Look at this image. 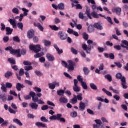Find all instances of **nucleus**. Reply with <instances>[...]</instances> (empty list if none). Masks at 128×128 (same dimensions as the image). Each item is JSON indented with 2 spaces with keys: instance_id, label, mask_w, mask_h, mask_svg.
Returning <instances> with one entry per match:
<instances>
[{
  "instance_id": "f257e3e1",
  "label": "nucleus",
  "mask_w": 128,
  "mask_h": 128,
  "mask_svg": "<svg viewBox=\"0 0 128 128\" xmlns=\"http://www.w3.org/2000/svg\"><path fill=\"white\" fill-rule=\"evenodd\" d=\"M5 50L6 51L10 50L12 54H13L14 56H16L17 58H20V56H22H22H24L25 54H26V50L24 49L22 50H16L12 48V47L9 46L6 48Z\"/></svg>"
},
{
  "instance_id": "f03ea898",
  "label": "nucleus",
  "mask_w": 128,
  "mask_h": 128,
  "mask_svg": "<svg viewBox=\"0 0 128 128\" xmlns=\"http://www.w3.org/2000/svg\"><path fill=\"white\" fill-rule=\"evenodd\" d=\"M30 50H32L36 54L34 56L35 58H42V56H44V53L42 52L40 53H38L42 50V48L40 47V45H30Z\"/></svg>"
},
{
  "instance_id": "7ed1b4c3",
  "label": "nucleus",
  "mask_w": 128,
  "mask_h": 128,
  "mask_svg": "<svg viewBox=\"0 0 128 128\" xmlns=\"http://www.w3.org/2000/svg\"><path fill=\"white\" fill-rule=\"evenodd\" d=\"M88 44H89L88 46L87 44H83L82 45V48L85 52H86V54H90V52H92V49L94 48V46H92V44H94V41L92 40H88Z\"/></svg>"
},
{
  "instance_id": "20e7f679",
  "label": "nucleus",
  "mask_w": 128,
  "mask_h": 128,
  "mask_svg": "<svg viewBox=\"0 0 128 128\" xmlns=\"http://www.w3.org/2000/svg\"><path fill=\"white\" fill-rule=\"evenodd\" d=\"M116 78L118 80H120L122 82V84L123 86L124 90H126L128 88V86H126V78L122 77V74L118 73L116 75Z\"/></svg>"
},
{
  "instance_id": "39448f33",
  "label": "nucleus",
  "mask_w": 128,
  "mask_h": 128,
  "mask_svg": "<svg viewBox=\"0 0 128 128\" xmlns=\"http://www.w3.org/2000/svg\"><path fill=\"white\" fill-rule=\"evenodd\" d=\"M68 63L69 64V66H68V63L64 61H62V65L65 68H68L69 70H74V66H76V63L72 60H68Z\"/></svg>"
},
{
  "instance_id": "423d86ee",
  "label": "nucleus",
  "mask_w": 128,
  "mask_h": 128,
  "mask_svg": "<svg viewBox=\"0 0 128 128\" xmlns=\"http://www.w3.org/2000/svg\"><path fill=\"white\" fill-rule=\"evenodd\" d=\"M30 96L32 97L33 102H38V104H44V102L42 101V100H39L38 98L36 97V94L34 92H30Z\"/></svg>"
},
{
  "instance_id": "0eeeda50",
  "label": "nucleus",
  "mask_w": 128,
  "mask_h": 128,
  "mask_svg": "<svg viewBox=\"0 0 128 128\" xmlns=\"http://www.w3.org/2000/svg\"><path fill=\"white\" fill-rule=\"evenodd\" d=\"M22 12H24V14H20V22H22L24 18V16H28V12H30V10L26 8H22Z\"/></svg>"
},
{
  "instance_id": "6e6552de",
  "label": "nucleus",
  "mask_w": 128,
  "mask_h": 128,
  "mask_svg": "<svg viewBox=\"0 0 128 128\" xmlns=\"http://www.w3.org/2000/svg\"><path fill=\"white\" fill-rule=\"evenodd\" d=\"M74 86L73 87V90L76 92H80V88L78 87V81L76 79L74 80Z\"/></svg>"
},
{
  "instance_id": "1a4fd4ad",
  "label": "nucleus",
  "mask_w": 128,
  "mask_h": 128,
  "mask_svg": "<svg viewBox=\"0 0 128 128\" xmlns=\"http://www.w3.org/2000/svg\"><path fill=\"white\" fill-rule=\"evenodd\" d=\"M58 36L62 40H66L68 38V34L63 32H60Z\"/></svg>"
},
{
  "instance_id": "9d476101",
  "label": "nucleus",
  "mask_w": 128,
  "mask_h": 128,
  "mask_svg": "<svg viewBox=\"0 0 128 128\" xmlns=\"http://www.w3.org/2000/svg\"><path fill=\"white\" fill-rule=\"evenodd\" d=\"M58 86H60V83L58 82H54L52 84H49V88L50 90H54L56 87L58 88Z\"/></svg>"
},
{
  "instance_id": "9b49d317",
  "label": "nucleus",
  "mask_w": 128,
  "mask_h": 128,
  "mask_svg": "<svg viewBox=\"0 0 128 128\" xmlns=\"http://www.w3.org/2000/svg\"><path fill=\"white\" fill-rule=\"evenodd\" d=\"M56 118L57 120L60 122H66V119L62 118V114H58L56 116Z\"/></svg>"
},
{
  "instance_id": "f8f14e48",
  "label": "nucleus",
  "mask_w": 128,
  "mask_h": 128,
  "mask_svg": "<svg viewBox=\"0 0 128 128\" xmlns=\"http://www.w3.org/2000/svg\"><path fill=\"white\" fill-rule=\"evenodd\" d=\"M28 38L31 39L34 36V30H30L28 32Z\"/></svg>"
},
{
  "instance_id": "ddd939ff",
  "label": "nucleus",
  "mask_w": 128,
  "mask_h": 128,
  "mask_svg": "<svg viewBox=\"0 0 128 128\" xmlns=\"http://www.w3.org/2000/svg\"><path fill=\"white\" fill-rule=\"evenodd\" d=\"M34 26H36V28H38V30H40V32H44V27L40 23H34Z\"/></svg>"
},
{
  "instance_id": "4468645a",
  "label": "nucleus",
  "mask_w": 128,
  "mask_h": 128,
  "mask_svg": "<svg viewBox=\"0 0 128 128\" xmlns=\"http://www.w3.org/2000/svg\"><path fill=\"white\" fill-rule=\"evenodd\" d=\"M60 102L61 104H68V100L64 96H62L60 99Z\"/></svg>"
},
{
  "instance_id": "2eb2a0df",
  "label": "nucleus",
  "mask_w": 128,
  "mask_h": 128,
  "mask_svg": "<svg viewBox=\"0 0 128 128\" xmlns=\"http://www.w3.org/2000/svg\"><path fill=\"white\" fill-rule=\"evenodd\" d=\"M46 58L49 62H54V60H55L54 56L50 54H46Z\"/></svg>"
},
{
  "instance_id": "dca6fc26",
  "label": "nucleus",
  "mask_w": 128,
  "mask_h": 128,
  "mask_svg": "<svg viewBox=\"0 0 128 128\" xmlns=\"http://www.w3.org/2000/svg\"><path fill=\"white\" fill-rule=\"evenodd\" d=\"M30 106L32 110H36L38 108V105L36 102H32L30 104Z\"/></svg>"
},
{
  "instance_id": "f3484780",
  "label": "nucleus",
  "mask_w": 128,
  "mask_h": 128,
  "mask_svg": "<svg viewBox=\"0 0 128 128\" xmlns=\"http://www.w3.org/2000/svg\"><path fill=\"white\" fill-rule=\"evenodd\" d=\"M100 16H102V14H98L96 12H94L91 14V16H92L94 18H100Z\"/></svg>"
},
{
  "instance_id": "a211bd4d",
  "label": "nucleus",
  "mask_w": 128,
  "mask_h": 128,
  "mask_svg": "<svg viewBox=\"0 0 128 128\" xmlns=\"http://www.w3.org/2000/svg\"><path fill=\"white\" fill-rule=\"evenodd\" d=\"M86 14L90 20H92V14H90V9L88 7H87V9H86Z\"/></svg>"
},
{
  "instance_id": "6ab92c4d",
  "label": "nucleus",
  "mask_w": 128,
  "mask_h": 128,
  "mask_svg": "<svg viewBox=\"0 0 128 128\" xmlns=\"http://www.w3.org/2000/svg\"><path fill=\"white\" fill-rule=\"evenodd\" d=\"M54 48H56V50H57L58 52V54H64V50H60L58 46V45L56 44L54 45Z\"/></svg>"
},
{
  "instance_id": "aec40b11",
  "label": "nucleus",
  "mask_w": 128,
  "mask_h": 128,
  "mask_svg": "<svg viewBox=\"0 0 128 128\" xmlns=\"http://www.w3.org/2000/svg\"><path fill=\"white\" fill-rule=\"evenodd\" d=\"M8 22H10L11 26H12L14 28H16V20L12 19H10Z\"/></svg>"
},
{
  "instance_id": "412c9836",
  "label": "nucleus",
  "mask_w": 128,
  "mask_h": 128,
  "mask_svg": "<svg viewBox=\"0 0 128 128\" xmlns=\"http://www.w3.org/2000/svg\"><path fill=\"white\" fill-rule=\"evenodd\" d=\"M100 16L101 18H105V20H107L108 22H110V24H113L112 20V18H110V17H106V16H102V15H100Z\"/></svg>"
},
{
  "instance_id": "4be33fe9",
  "label": "nucleus",
  "mask_w": 128,
  "mask_h": 128,
  "mask_svg": "<svg viewBox=\"0 0 128 128\" xmlns=\"http://www.w3.org/2000/svg\"><path fill=\"white\" fill-rule=\"evenodd\" d=\"M94 26L95 28H97V30H102L103 28L102 26V25L98 23L95 24Z\"/></svg>"
},
{
  "instance_id": "5701e85b",
  "label": "nucleus",
  "mask_w": 128,
  "mask_h": 128,
  "mask_svg": "<svg viewBox=\"0 0 128 128\" xmlns=\"http://www.w3.org/2000/svg\"><path fill=\"white\" fill-rule=\"evenodd\" d=\"M74 98H72L70 102L72 104H76L78 103V98H76V96L74 95Z\"/></svg>"
},
{
  "instance_id": "b1692460",
  "label": "nucleus",
  "mask_w": 128,
  "mask_h": 128,
  "mask_svg": "<svg viewBox=\"0 0 128 128\" xmlns=\"http://www.w3.org/2000/svg\"><path fill=\"white\" fill-rule=\"evenodd\" d=\"M36 126H38V128H46V126L44 124L40 122H36Z\"/></svg>"
},
{
  "instance_id": "393cba45",
  "label": "nucleus",
  "mask_w": 128,
  "mask_h": 128,
  "mask_svg": "<svg viewBox=\"0 0 128 128\" xmlns=\"http://www.w3.org/2000/svg\"><path fill=\"white\" fill-rule=\"evenodd\" d=\"M13 122L15 124H18V126H22V122H20L18 119L15 118L13 120Z\"/></svg>"
},
{
  "instance_id": "a878e982",
  "label": "nucleus",
  "mask_w": 128,
  "mask_h": 128,
  "mask_svg": "<svg viewBox=\"0 0 128 128\" xmlns=\"http://www.w3.org/2000/svg\"><path fill=\"white\" fill-rule=\"evenodd\" d=\"M80 110L84 112V110H86V104L82 102H81L80 105Z\"/></svg>"
},
{
  "instance_id": "bb28decb",
  "label": "nucleus",
  "mask_w": 128,
  "mask_h": 128,
  "mask_svg": "<svg viewBox=\"0 0 128 128\" xmlns=\"http://www.w3.org/2000/svg\"><path fill=\"white\" fill-rule=\"evenodd\" d=\"M116 12L118 16H120L122 14V8H115Z\"/></svg>"
},
{
  "instance_id": "cd10ccee",
  "label": "nucleus",
  "mask_w": 128,
  "mask_h": 128,
  "mask_svg": "<svg viewBox=\"0 0 128 128\" xmlns=\"http://www.w3.org/2000/svg\"><path fill=\"white\" fill-rule=\"evenodd\" d=\"M79 18L81 20H86V21L88 20V18L86 17H84V14H82V12H80Z\"/></svg>"
},
{
  "instance_id": "c85d7f7f",
  "label": "nucleus",
  "mask_w": 128,
  "mask_h": 128,
  "mask_svg": "<svg viewBox=\"0 0 128 128\" xmlns=\"http://www.w3.org/2000/svg\"><path fill=\"white\" fill-rule=\"evenodd\" d=\"M24 88V85L20 84L18 83L16 85V89L18 92H20L22 90V88Z\"/></svg>"
},
{
  "instance_id": "c756f323",
  "label": "nucleus",
  "mask_w": 128,
  "mask_h": 128,
  "mask_svg": "<svg viewBox=\"0 0 128 128\" xmlns=\"http://www.w3.org/2000/svg\"><path fill=\"white\" fill-rule=\"evenodd\" d=\"M102 92H104L106 94H107V96H112V92L108 91L104 88L102 89Z\"/></svg>"
},
{
  "instance_id": "7c9ffc66",
  "label": "nucleus",
  "mask_w": 128,
  "mask_h": 128,
  "mask_svg": "<svg viewBox=\"0 0 128 128\" xmlns=\"http://www.w3.org/2000/svg\"><path fill=\"white\" fill-rule=\"evenodd\" d=\"M6 31L7 32L6 34H12V32H14V30L10 28H6Z\"/></svg>"
},
{
  "instance_id": "2f4dec72",
  "label": "nucleus",
  "mask_w": 128,
  "mask_h": 128,
  "mask_svg": "<svg viewBox=\"0 0 128 128\" xmlns=\"http://www.w3.org/2000/svg\"><path fill=\"white\" fill-rule=\"evenodd\" d=\"M12 12L15 14H19L20 10L18 8H14L12 10Z\"/></svg>"
},
{
  "instance_id": "473e14b6",
  "label": "nucleus",
  "mask_w": 128,
  "mask_h": 128,
  "mask_svg": "<svg viewBox=\"0 0 128 128\" xmlns=\"http://www.w3.org/2000/svg\"><path fill=\"white\" fill-rule=\"evenodd\" d=\"M58 8L60 10H64V3H60L58 5Z\"/></svg>"
},
{
  "instance_id": "72a5a7b5",
  "label": "nucleus",
  "mask_w": 128,
  "mask_h": 128,
  "mask_svg": "<svg viewBox=\"0 0 128 128\" xmlns=\"http://www.w3.org/2000/svg\"><path fill=\"white\" fill-rule=\"evenodd\" d=\"M49 27L51 28L52 30H55V32H58L60 28L56 26H49Z\"/></svg>"
},
{
  "instance_id": "f704fd0d",
  "label": "nucleus",
  "mask_w": 128,
  "mask_h": 128,
  "mask_svg": "<svg viewBox=\"0 0 128 128\" xmlns=\"http://www.w3.org/2000/svg\"><path fill=\"white\" fill-rule=\"evenodd\" d=\"M90 87L92 90H98V86L94 83H92L90 84Z\"/></svg>"
},
{
  "instance_id": "c9c22d12",
  "label": "nucleus",
  "mask_w": 128,
  "mask_h": 128,
  "mask_svg": "<svg viewBox=\"0 0 128 128\" xmlns=\"http://www.w3.org/2000/svg\"><path fill=\"white\" fill-rule=\"evenodd\" d=\"M6 86L4 84H2V90L3 92H7L8 90L6 89Z\"/></svg>"
},
{
  "instance_id": "e433bc0d",
  "label": "nucleus",
  "mask_w": 128,
  "mask_h": 128,
  "mask_svg": "<svg viewBox=\"0 0 128 128\" xmlns=\"http://www.w3.org/2000/svg\"><path fill=\"white\" fill-rule=\"evenodd\" d=\"M0 98L2 100V102H6V94L0 95Z\"/></svg>"
},
{
  "instance_id": "4c0bfd02",
  "label": "nucleus",
  "mask_w": 128,
  "mask_h": 128,
  "mask_svg": "<svg viewBox=\"0 0 128 128\" xmlns=\"http://www.w3.org/2000/svg\"><path fill=\"white\" fill-rule=\"evenodd\" d=\"M70 2H72V8H74V6H76V5L74 4H78V2L76 0H70Z\"/></svg>"
},
{
  "instance_id": "58836bf2",
  "label": "nucleus",
  "mask_w": 128,
  "mask_h": 128,
  "mask_svg": "<svg viewBox=\"0 0 128 128\" xmlns=\"http://www.w3.org/2000/svg\"><path fill=\"white\" fill-rule=\"evenodd\" d=\"M105 78H106V80H108V82H112V76L110 74L106 75L105 76Z\"/></svg>"
},
{
  "instance_id": "ea45409f",
  "label": "nucleus",
  "mask_w": 128,
  "mask_h": 128,
  "mask_svg": "<svg viewBox=\"0 0 128 128\" xmlns=\"http://www.w3.org/2000/svg\"><path fill=\"white\" fill-rule=\"evenodd\" d=\"M44 43L46 46H50L52 44V42L48 40H44Z\"/></svg>"
},
{
  "instance_id": "a19ab883",
  "label": "nucleus",
  "mask_w": 128,
  "mask_h": 128,
  "mask_svg": "<svg viewBox=\"0 0 128 128\" xmlns=\"http://www.w3.org/2000/svg\"><path fill=\"white\" fill-rule=\"evenodd\" d=\"M81 85L84 90H88V85L86 84V82H83L81 83Z\"/></svg>"
},
{
  "instance_id": "79ce46f5",
  "label": "nucleus",
  "mask_w": 128,
  "mask_h": 128,
  "mask_svg": "<svg viewBox=\"0 0 128 128\" xmlns=\"http://www.w3.org/2000/svg\"><path fill=\"white\" fill-rule=\"evenodd\" d=\"M8 62L12 64H16V60L14 58H10L8 59Z\"/></svg>"
},
{
  "instance_id": "37998d69",
  "label": "nucleus",
  "mask_w": 128,
  "mask_h": 128,
  "mask_svg": "<svg viewBox=\"0 0 128 128\" xmlns=\"http://www.w3.org/2000/svg\"><path fill=\"white\" fill-rule=\"evenodd\" d=\"M96 124H98V126H102V120H95Z\"/></svg>"
},
{
  "instance_id": "c03bdc74",
  "label": "nucleus",
  "mask_w": 128,
  "mask_h": 128,
  "mask_svg": "<svg viewBox=\"0 0 128 128\" xmlns=\"http://www.w3.org/2000/svg\"><path fill=\"white\" fill-rule=\"evenodd\" d=\"M84 72L86 76H88V74H90V70H88V68H84Z\"/></svg>"
},
{
  "instance_id": "a18cd8bd",
  "label": "nucleus",
  "mask_w": 128,
  "mask_h": 128,
  "mask_svg": "<svg viewBox=\"0 0 128 128\" xmlns=\"http://www.w3.org/2000/svg\"><path fill=\"white\" fill-rule=\"evenodd\" d=\"M58 96H64V90H60L58 91Z\"/></svg>"
},
{
  "instance_id": "49530a36",
  "label": "nucleus",
  "mask_w": 128,
  "mask_h": 128,
  "mask_svg": "<svg viewBox=\"0 0 128 128\" xmlns=\"http://www.w3.org/2000/svg\"><path fill=\"white\" fill-rule=\"evenodd\" d=\"M18 28H20V30H22V28H24V24L22 22H19L18 24Z\"/></svg>"
},
{
  "instance_id": "de8ad7c7",
  "label": "nucleus",
  "mask_w": 128,
  "mask_h": 128,
  "mask_svg": "<svg viewBox=\"0 0 128 128\" xmlns=\"http://www.w3.org/2000/svg\"><path fill=\"white\" fill-rule=\"evenodd\" d=\"M12 76V72H8L5 74V76L6 78H8L10 76Z\"/></svg>"
},
{
  "instance_id": "09e8293b",
  "label": "nucleus",
  "mask_w": 128,
  "mask_h": 128,
  "mask_svg": "<svg viewBox=\"0 0 128 128\" xmlns=\"http://www.w3.org/2000/svg\"><path fill=\"white\" fill-rule=\"evenodd\" d=\"M32 66H27L24 68V69L26 70V72H29V70H32Z\"/></svg>"
},
{
  "instance_id": "8fccbe9b",
  "label": "nucleus",
  "mask_w": 128,
  "mask_h": 128,
  "mask_svg": "<svg viewBox=\"0 0 128 128\" xmlns=\"http://www.w3.org/2000/svg\"><path fill=\"white\" fill-rule=\"evenodd\" d=\"M71 52L74 54L76 55L78 54V50H76V49H74V48H71Z\"/></svg>"
},
{
  "instance_id": "3c124183",
  "label": "nucleus",
  "mask_w": 128,
  "mask_h": 128,
  "mask_svg": "<svg viewBox=\"0 0 128 128\" xmlns=\"http://www.w3.org/2000/svg\"><path fill=\"white\" fill-rule=\"evenodd\" d=\"M34 90L36 92H42V89L40 88H38V87H35Z\"/></svg>"
},
{
  "instance_id": "603ef678",
  "label": "nucleus",
  "mask_w": 128,
  "mask_h": 128,
  "mask_svg": "<svg viewBox=\"0 0 128 128\" xmlns=\"http://www.w3.org/2000/svg\"><path fill=\"white\" fill-rule=\"evenodd\" d=\"M83 38L84 40H88V34L86 33H84Z\"/></svg>"
},
{
  "instance_id": "864d4df0",
  "label": "nucleus",
  "mask_w": 128,
  "mask_h": 128,
  "mask_svg": "<svg viewBox=\"0 0 128 128\" xmlns=\"http://www.w3.org/2000/svg\"><path fill=\"white\" fill-rule=\"evenodd\" d=\"M88 32L90 33L94 32V28H92V26H90L88 28Z\"/></svg>"
},
{
  "instance_id": "5fc2aeb1",
  "label": "nucleus",
  "mask_w": 128,
  "mask_h": 128,
  "mask_svg": "<svg viewBox=\"0 0 128 128\" xmlns=\"http://www.w3.org/2000/svg\"><path fill=\"white\" fill-rule=\"evenodd\" d=\"M76 98H78V100H82V94H80L79 95H78L76 96Z\"/></svg>"
},
{
  "instance_id": "6e6d98bb",
  "label": "nucleus",
  "mask_w": 128,
  "mask_h": 128,
  "mask_svg": "<svg viewBox=\"0 0 128 128\" xmlns=\"http://www.w3.org/2000/svg\"><path fill=\"white\" fill-rule=\"evenodd\" d=\"M13 40L14 42H20V38H18V36H16L13 38Z\"/></svg>"
},
{
  "instance_id": "4d7b16f0",
  "label": "nucleus",
  "mask_w": 128,
  "mask_h": 128,
  "mask_svg": "<svg viewBox=\"0 0 128 128\" xmlns=\"http://www.w3.org/2000/svg\"><path fill=\"white\" fill-rule=\"evenodd\" d=\"M71 116H72V118H76V116H78V112H74L72 113Z\"/></svg>"
},
{
  "instance_id": "13d9d810",
  "label": "nucleus",
  "mask_w": 128,
  "mask_h": 128,
  "mask_svg": "<svg viewBox=\"0 0 128 128\" xmlns=\"http://www.w3.org/2000/svg\"><path fill=\"white\" fill-rule=\"evenodd\" d=\"M40 120L41 122H48V120L46 118V117L44 116H42Z\"/></svg>"
},
{
  "instance_id": "bf43d9fd",
  "label": "nucleus",
  "mask_w": 128,
  "mask_h": 128,
  "mask_svg": "<svg viewBox=\"0 0 128 128\" xmlns=\"http://www.w3.org/2000/svg\"><path fill=\"white\" fill-rule=\"evenodd\" d=\"M3 40L5 42H8L10 40V38L8 37V36H5Z\"/></svg>"
},
{
  "instance_id": "052dcab7",
  "label": "nucleus",
  "mask_w": 128,
  "mask_h": 128,
  "mask_svg": "<svg viewBox=\"0 0 128 128\" xmlns=\"http://www.w3.org/2000/svg\"><path fill=\"white\" fill-rule=\"evenodd\" d=\"M40 62L44 64V62H46V58L44 57H42L39 59Z\"/></svg>"
},
{
  "instance_id": "680f3d73",
  "label": "nucleus",
  "mask_w": 128,
  "mask_h": 128,
  "mask_svg": "<svg viewBox=\"0 0 128 128\" xmlns=\"http://www.w3.org/2000/svg\"><path fill=\"white\" fill-rule=\"evenodd\" d=\"M47 104H48V106H56V105L54 104V102L50 101L47 102Z\"/></svg>"
},
{
  "instance_id": "e2e57ef3",
  "label": "nucleus",
  "mask_w": 128,
  "mask_h": 128,
  "mask_svg": "<svg viewBox=\"0 0 128 128\" xmlns=\"http://www.w3.org/2000/svg\"><path fill=\"white\" fill-rule=\"evenodd\" d=\"M9 124L8 121H5L2 124V126H8V125Z\"/></svg>"
},
{
  "instance_id": "0e129e2a",
  "label": "nucleus",
  "mask_w": 128,
  "mask_h": 128,
  "mask_svg": "<svg viewBox=\"0 0 128 128\" xmlns=\"http://www.w3.org/2000/svg\"><path fill=\"white\" fill-rule=\"evenodd\" d=\"M24 66H32V63L28 61H24Z\"/></svg>"
},
{
  "instance_id": "69168bd1",
  "label": "nucleus",
  "mask_w": 128,
  "mask_h": 128,
  "mask_svg": "<svg viewBox=\"0 0 128 128\" xmlns=\"http://www.w3.org/2000/svg\"><path fill=\"white\" fill-rule=\"evenodd\" d=\"M101 120L103 122H106V124H108V120L106 119V118L102 117Z\"/></svg>"
},
{
  "instance_id": "338daca9",
  "label": "nucleus",
  "mask_w": 128,
  "mask_h": 128,
  "mask_svg": "<svg viewBox=\"0 0 128 128\" xmlns=\"http://www.w3.org/2000/svg\"><path fill=\"white\" fill-rule=\"evenodd\" d=\"M88 3L92 4H96V1L94 0H87Z\"/></svg>"
},
{
  "instance_id": "774afa93",
  "label": "nucleus",
  "mask_w": 128,
  "mask_h": 128,
  "mask_svg": "<svg viewBox=\"0 0 128 128\" xmlns=\"http://www.w3.org/2000/svg\"><path fill=\"white\" fill-rule=\"evenodd\" d=\"M94 128H104V126H100L99 125H98V124H94L93 125Z\"/></svg>"
}]
</instances>
